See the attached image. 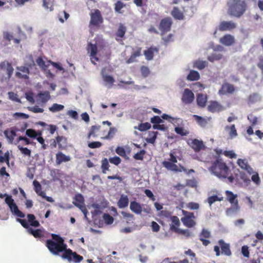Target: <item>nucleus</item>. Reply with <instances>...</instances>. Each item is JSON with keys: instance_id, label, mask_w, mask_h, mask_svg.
Masks as SVG:
<instances>
[{"instance_id": "1", "label": "nucleus", "mask_w": 263, "mask_h": 263, "mask_svg": "<svg viewBox=\"0 0 263 263\" xmlns=\"http://www.w3.org/2000/svg\"><path fill=\"white\" fill-rule=\"evenodd\" d=\"M52 239H47L46 246L49 251L53 255H58L66 249L67 245L64 243V239L59 235L52 234Z\"/></svg>"}, {"instance_id": "2", "label": "nucleus", "mask_w": 263, "mask_h": 263, "mask_svg": "<svg viewBox=\"0 0 263 263\" xmlns=\"http://www.w3.org/2000/svg\"><path fill=\"white\" fill-rule=\"evenodd\" d=\"M211 171L219 178H227L230 170L221 158H217L211 167Z\"/></svg>"}, {"instance_id": "3", "label": "nucleus", "mask_w": 263, "mask_h": 263, "mask_svg": "<svg viewBox=\"0 0 263 263\" xmlns=\"http://www.w3.org/2000/svg\"><path fill=\"white\" fill-rule=\"evenodd\" d=\"M247 8L246 3L242 0H233V3L229 8V14L239 18L246 12Z\"/></svg>"}, {"instance_id": "4", "label": "nucleus", "mask_w": 263, "mask_h": 263, "mask_svg": "<svg viewBox=\"0 0 263 263\" xmlns=\"http://www.w3.org/2000/svg\"><path fill=\"white\" fill-rule=\"evenodd\" d=\"M226 194L227 196V200L230 202V203L233 205V206L228 209L227 210V212L229 213V212H237L238 211L240 207L238 205V202L237 198V195L233 194V193L230 191H227L226 192Z\"/></svg>"}, {"instance_id": "5", "label": "nucleus", "mask_w": 263, "mask_h": 263, "mask_svg": "<svg viewBox=\"0 0 263 263\" xmlns=\"http://www.w3.org/2000/svg\"><path fill=\"white\" fill-rule=\"evenodd\" d=\"M184 216L181 218L183 224L187 228L194 227L196 223L195 221V216L193 213L183 211Z\"/></svg>"}, {"instance_id": "6", "label": "nucleus", "mask_w": 263, "mask_h": 263, "mask_svg": "<svg viewBox=\"0 0 263 263\" xmlns=\"http://www.w3.org/2000/svg\"><path fill=\"white\" fill-rule=\"evenodd\" d=\"M72 203L75 206L78 207L85 215L87 214L88 211L85 205L84 199L82 194H78L76 195Z\"/></svg>"}, {"instance_id": "7", "label": "nucleus", "mask_w": 263, "mask_h": 263, "mask_svg": "<svg viewBox=\"0 0 263 263\" xmlns=\"http://www.w3.org/2000/svg\"><path fill=\"white\" fill-rule=\"evenodd\" d=\"M172 24V19L169 17L163 18L160 21L159 29L161 31V36H163L165 33L170 31Z\"/></svg>"}, {"instance_id": "8", "label": "nucleus", "mask_w": 263, "mask_h": 263, "mask_svg": "<svg viewBox=\"0 0 263 263\" xmlns=\"http://www.w3.org/2000/svg\"><path fill=\"white\" fill-rule=\"evenodd\" d=\"M87 50L88 53H90V60L92 64L96 65L95 61H98L99 58L97 57L98 53V47L96 44L89 43L87 45Z\"/></svg>"}, {"instance_id": "9", "label": "nucleus", "mask_w": 263, "mask_h": 263, "mask_svg": "<svg viewBox=\"0 0 263 263\" xmlns=\"http://www.w3.org/2000/svg\"><path fill=\"white\" fill-rule=\"evenodd\" d=\"M235 90L234 86L228 82H224L221 85L218 90V94L220 95H227L233 94Z\"/></svg>"}, {"instance_id": "10", "label": "nucleus", "mask_w": 263, "mask_h": 263, "mask_svg": "<svg viewBox=\"0 0 263 263\" xmlns=\"http://www.w3.org/2000/svg\"><path fill=\"white\" fill-rule=\"evenodd\" d=\"M237 27L236 23L232 21H222L217 28L220 31H231Z\"/></svg>"}, {"instance_id": "11", "label": "nucleus", "mask_w": 263, "mask_h": 263, "mask_svg": "<svg viewBox=\"0 0 263 263\" xmlns=\"http://www.w3.org/2000/svg\"><path fill=\"white\" fill-rule=\"evenodd\" d=\"M103 18L99 10L97 9L91 14L90 24L95 26H99L103 23Z\"/></svg>"}, {"instance_id": "12", "label": "nucleus", "mask_w": 263, "mask_h": 263, "mask_svg": "<svg viewBox=\"0 0 263 263\" xmlns=\"http://www.w3.org/2000/svg\"><path fill=\"white\" fill-rule=\"evenodd\" d=\"M29 67H31V64L28 65V67L23 66L17 67V70L20 71L16 72L15 76L20 79H28L29 77L28 75L30 72Z\"/></svg>"}, {"instance_id": "13", "label": "nucleus", "mask_w": 263, "mask_h": 263, "mask_svg": "<svg viewBox=\"0 0 263 263\" xmlns=\"http://www.w3.org/2000/svg\"><path fill=\"white\" fill-rule=\"evenodd\" d=\"M195 98L194 93L189 88H185L182 93L181 100L185 104H191Z\"/></svg>"}, {"instance_id": "14", "label": "nucleus", "mask_w": 263, "mask_h": 263, "mask_svg": "<svg viewBox=\"0 0 263 263\" xmlns=\"http://www.w3.org/2000/svg\"><path fill=\"white\" fill-rule=\"evenodd\" d=\"M218 242L221 248V254L227 256H230L232 255V252L230 244L226 243L223 239H220Z\"/></svg>"}, {"instance_id": "15", "label": "nucleus", "mask_w": 263, "mask_h": 263, "mask_svg": "<svg viewBox=\"0 0 263 263\" xmlns=\"http://www.w3.org/2000/svg\"><path fill=\"white\" fill-rule=\"evenodd\" d=\"M219 42L226 46H230L235 43V38L233 35L227 34L220 39Z\"/></svg>"}, {"instance_id": "16", "label": "nucleus", "mask_w": 263, "mask_h": 263, "mask_svg": "<svg viewBox=\"0 0 263 263\" xmlns=\"http://www.w3.org/2000/svg\"><path fill=\"white\" fill-rule=\"evenodd\" d=\"M211 237V233L208 230L203 229L199 234V239L204 246H207L210 243V240L206 239Z\"/></svg>"}, {"instance_id": "17", "label": "nucleus", "mask_w": 263, "mask_h": 263, "mask_svg": "<svg viewBox=\"0 0 263 263\" xmlns=\"http://www.w3.org/2000/svg\"><path fill=\"white\" fill-rule=\"evenodd\" d=\"M6 68L8 78L9 79L11 77L14 70L11 64L7 61H3L0 63V69L2 70H4Z\"/></svg>"}, {"instance_id": "18", "label": "nucleus", "mask_w": 263, "mask_h": 263, "mask_svg": "<svg viewBox=\"0 0 263 263\" xmlns=\"http://www.w3.org/2000/svg\"><path fill=\"white\" fill-rule=\"evenodd\" d=\"M190 145L196 152L200 151L204 147L203 141L197 139L192 140Z\"/></svg>"}, {"instance_id": "19", "label": "nucleus", "mask_w": 263, "mask_h": 263, "mask_svg": "<svg viewBox=\"0 0 263 263\" xmlns=\"http://www.w3.org/2000/svg\"><path fill=\"white\" fill-rule=\"evenodd\" d=\"M209 111L212 112H219L223 110L222 106L218 102L211 101L208 106Z\"/></svg>"}, {"instance_id": "20", "label": "nucleus", "mask_w": 263, "mask_h": 263, "mask_svg": "<svg viewBox=\"0 0 263 263\" xmlns=\"http://www.w3.org/2000/svg\"><path fill=\"white\" fill-rule=\"evenodd\" d=\"M71 160L69 156H66L61 152H58L56 154V163L57 165L61 164L62 162H68Z\"/></svg>"}, {"instance_id": "21", "label": "nucleus", "mask_w": 263, "mask_h": 263, "mask_svg": "<svg viewBox=\"0 0 263 263\" xmlns=\"http://www.w3.org/2000/svg\"><path fill=\"white\" fill-rule=\"evenodd\" d=\"M129 208L133 212L137 215L141 214L142 211V206L136 201L130 202Z\"/></svg>"}, {"instance_id": "22", "label": "nucleus", "mask_w": 263, "mask_h": 263, "mask_svg": "<svg viewBox=\"0 0 263 263\" xmlns=\"http://www.w3.org/2000/svg\"><path fill=\"white\" fill-rule=\"evenodd\" d=\"M237 163L242 169L246 170L249 174H251L253 170L248 164L246 159H238Z\"/></svg>"}, {"instance_id": "23", "label": "nucleus", "mask_w": 263, "mask_h": 263, "mask_svg": "<svg viewBox=\"0 0 263 263\" xmlns=\"http://www.w3.org/2000/svg\"><path fill=\"white\" fill-rule=\"evenodd\" d=\"M129 203V199L127 195L122 194L117 202L119 208L123 209L127 207Z\"/></svg>"}, {"instance_id": "24", "label": "nucleus", "mask_w": 263, "mask_h": 263, "mask_svg": "<svg viewBox=\"0 0 263 263\" xmlns=\"http://www.w3.org/2000/svg\"><path fill=\"white\" fill-rule=\"evenodd\" d=\"M100 125H93L91 126L88 133V139H90L91 137L93 138L97 137L98 136V132L100 131Z\"/></svg>"}, {"instance_id": "25", "label": "nucleus", "mask_w": 263, "mask_h": 263, "mask_svg": "<svg viewBox=\"0 0 263 263\" xmlns=\"http://www.w3.org/2000/svg\"><path fill=\"white\" fill-rule=\"evenodd\" d=\"M9 208L11 212L15 215L20 218H24L25 215L21 212L18 208L17 205L14 202L12 205H9Z\"/></svg>"}, {"instance_id": "26", "label": "nucleus", "mask_w": 263, "mask_h": 263, "mask_svg": "<svg viewBox=\"0 0 263 263\" xmlns=\"http://www.w3.org/2000/svg\"><path fill=\"white\" fill-rule=\"evenodd\" d=\"M56 139L59 148L64 149L66 148L67 146V139L65 137L58 136L56 137Z\"/></svg>"}, {"instance_id": "27", "label": "nucleus", "mask_w": 263, "mask_h": 263, "mask_svg": "<svg viewBox=\"0 0 263 263\" xmlns=\"http://www.w3.org/2000/svg\"><path fill=\"white\" fill-rule=\"evenodd\" d=\"M162 165L167 170L174 172L178 171V167L175 163H173L168 161H164L162 162Z\"/></svg>"}, {"instance_id": "28", "label": "nucleus", "mask_w": 263, "mask_h": 263, "mask_svg": "<svg viewBox=\"0 0 263 263\" xmlns=\"http://www.w3.org/2000/svg\"><path fill=\"white\" fill-rule=\"evenodd\" d=\"M207 102V97L203 94H199L197 97V103L199 106L204 107L206 105Z\"/></svg>"}, {"instance_id": "29", "label": "nucleus", "mask_w": 263, "mask_h": 263, "mask_svg": "<svg viewBox=\"0 0 263 263\" xmlns=\"http://www.w3.org/2000/svg\"><path fill=\"white\" fill-rule=\"evenodd\" d=\"M224 129L229 132V135L231 138H233L237 136V130L234 124H232L231 126L227 125Z\"/></svg>"}, {"instance_id": "30", "label": "nucleus", "mask_w": 263, "mask_h": 263, "mask_svg": "<svg viewBox=\"0 0 263 263\" xmlns=\"http://www.w3.org/2000/svg\"><path fill=\"white\" fill-rule=\"evenodd\" d=\"M63 253L61 256L62 258L64 259L67 260L68 262L72 261V251L70 249H67L66 247V249L64 250Z\"/></svg>"}, {"instance_id": "31", "label": "nucleus", "mask_w": 263, "mask_h": 263, "mask_svg": "<svg viewBox=\"0 0 263 263\" xmlns=\"http://www.w3.org/2000/svg\"><path fill=\"white\" fill-rule=\"evenodd\" d=\"M63 253L61 256L62 258L64 259L67 260L68 262L72 261V251L70 249H67L66 247V249L64 250Z\"/></svg>"}, {"instance_id": "32", "label": "nucleus", "mask_w": 263, "mask_h": 263, "mask_svg": "<svg viewBox=\"0 0 263 263\" xmlns=\"http://www.w3.org/2000/svg\"><path fill=\"white\" fill-rule=\"evenodd\" d=\"M171 14L175 19L177 20H182L184 17L183 13L179 9L176 7H174L171 12Z\"/></svg>"}, {"instance_id": "33", "label": "nucleus", "mask_w": 263, "mask_h": 263, "mask_svg": "<svg viewBox=\"0 0 263 263\" xmlns=\"http://www.w3.org/2000/svg\"><path fill=\"white\" fill-rule=\"evenodd\" d=\"M141 50L142 48L141 47H138L136 51L133 52L130 58L127 61V63H130L134 62L137 57H140L141 55Z\"/></svg>"}, {"instance_id": "34", "label": "nucleus", "mask_w": 263, "mask_h": 263, "mask_svg": "<svg viewBox=\"0 0 263 263\" xmlns=\"http://www.w3.org/2000/svg\"><path fill=\"white\" fill-rule=\"evenodd\" d=\"M33 184L34 186V190L36 193L40 196H44L45 192L42 191V186L39 182L37 180H34Z\"/></svg>"}, {"instance_id": "35", "label": "nucleus", "mask_w": 263, "mask_h": 263, "mask_svg": "<svg viewBox=\"0 0 263 263\" xmlns=\"http://www.w3.org/2000/svg\"><path fill=\"white\" fill-rule=\"evenodd\" d=\"M28 222L30 225L34 227H38L40 226L39 222L36 220V218L33 214H28L27 216Z\"/></svg>"}, {"instance_id": "36", "label": "nucleus", "mask_w": 263, "mask_h": 263, "mask_svg": "<svg viewBox=\"0 0 263 263\" xmlns=\"http://www.w3.org/2000/svg\"><path fill=\"white\" fill-rule=\"evenodd\" d=\"M200 79V74L197 71L192 70L187 76V79L191 81H197Z\"/></svg>"}, {"instance_id": "37", "label": "nucleus", "mask_w": 263, "mask_h": 263, "mask_svg": "<svg viewBox=\"0 0 263 263\" xmlns=\"http://www.w3.org/2000/svg\"><path fill=\"white\" fill-rule=\"evenodd\" d=\"M171 229L172 230H174L175 232L184 235L187 238L191 236V232L189 230L179 229L174 226H171Z\"/></svg>"}, {"instance_id": "38", "label": "nucleus", "mask_w": 263, "mask_h": 263, "mask_svg": "<svg viewBox=\"0 0 263 263\" xmlns=\"http://www.w3.org/2000/svg\"><path fill=\"white\" fill-rule=\"evenodd\" d=\"M103 79L105 83V85H108L109 87H111L115 82L114 78L109 75L104 74L103 76Z\"/></svg>"}, {"instance_id": "39", "label": "nucleus", "mask_w": 263, "mask_h": 263, "mask_svg": "<svg viewBox=\"0 0 263 263\" xmlns=\"http://www.w3.org/2000/svg\"><path fill=\"white\" fill-rule=\"evenodd\" d=\"M151 128V124L148 122L140 123L138 126H135V129H138L140 132H144Z\"/></svg>"}, {"instance_id": "40", "label": "nucleus", "mask_w": 263, "mask_h": 263, "mask_svg": "<svg viewBox=\"0 0 263 263\" xmlns=\"http://www.w3.org/2000/svg\"><path fill=\"white\" fill-rule=\"evenodd\" d=\"M39 98L41 101L43 103L47 102L50 98L49 92L47 91L41 92L39 94Z\"/></svg>"}, {"instance_id": "41", "label": "nucleus", "mask_w": 263, "mask_h": 263, "mask_svg": "<svg viewBox=\"0 0 263 263\" xmlns=\"http://www.w3.org/2000/svg\"><path fill=\"white\" fill-rule=\"evenodd\" d=\"M193 117L200 126L205 127L207 125L208 121L205 118L198 115H194Z\"/></svg>"}, {"instance_id": "42", "label": "nucleus", "mask_w": 263, "mask_h": 263, "mask_svg": "<svg viewBox=\"0 0 263 263\" xmlns=\"http://www.w3.org/2000/svg\"><path fill=\"white\" fill-rule=\"evenodd\" d=\"M110 165L108 163V160L107 158H104L101 161V169L103 174H106V172L109 170Z\"/></svg>"}, {"instance_id": "43", "label": "nucleus", "mask_w": 263, "mask_h": 263, "mask_svg": "<svg viewBox=\"0 0 263 263\" xmlns=\"http://www.w3.org/2000/svg\"><path fill=\"white\" fill-rule=\"evenodd\" d=\"M222 54L220 53L215 52L209 55L208 57V60L211 62H214L215 61L220 60L222 58Z\"/></svg>"}, {"instance_id": "44", "label": "nucleus", "mask_w": 263, "mask_h": 263, "mask_svg": "<svg viewBox=\"0 0 263 263\" xmlns=\"http://www.w3.org/2000/svg\"><path fill=\"white\" fill-rule=\"evenodd\" d=\"M28 231L35 238H41L43 236L42 231L40 229L33 230L32 228H29Z\"/></svg>"}, {"instance_id": "45", "label": "nucleus", "mask_w": 263, "mask_h": 263, "mask_svg": "<svg viewBox=\"0 0 263 263\" xmlns=\"http://www.w3.org/2000/svg\"><path fill=\"white\" fill-rule=\"evenodd\" d=\"M223 198L222 196L218 197L217 195H213V196L209 197L207 199V201H208V202L209 203V205L210 206H211V205L215 202L217 201H221L223 200Z\"/></svg>"}, {"instance_id": "46", "label": "nucleus", "mask_w": 263, "mask_h": 263, "mask_svg": "<svg viewBox=\"0 0 263 263\" xmlns=\"http://www.w3.org/2000/svg\"><path fill=\"white\" fill-rule=\"evenodd\" d=\"M208 65V63L204 61L197 60L194 63V66L199 70L204 69Z\"/></svg>"}, {"instance_id": "47", "label": "nucleus", "mask_w": 263, "mask_h": 263, "mask_svg": "<svg viewBox=\"0 0 263 263\" xmlns=\"http://www.w3.org/2000/svg\"><path fill=\"white\" fill-rule=\"evenodd\" d=\"M64 108V106L63 105L54 103L51 107L49 108V110L52 112H55L62 110Z\"/></svg>"}, {"instance_id": "48", "label": "nucleus", "mask_w": 263, "mask_h": 263, "mask_svg": "<svg viewBox=\"0 0 263 263\" xmlns=\"http://www.w3.org/2000/svg\"><path fill=\"white\" fill-rule=\"evenodd\" d=\"M114 5L115 11L118 13H122L121 9L125 7V4L121 1H118Z\"/></svg>"}, {"instance_id": "49", "label": "nucleus", "mask_w": 263, "mask_h": 263, "mask_svg": "<svg viewBox=\"0 0 263 263\" xmlns=\"http://www.w3.org/2000/svg\"><path fill=\"white\" fill-rule=\"evenodd\" d=\"M43 7L46 9H49L50 11L53 10L54 0H43Z\"/></svg>"}, {"instance_id": "50", "label": "nucleus", "mask_w": 263, "mask_h": 263, "mask_svg": "<svg viewBox=\"0 0 263 263\" xmlns=\"http://www.w3.org/2000/svg\"><path fill=\"white\" fill-rule=\"evenodd\" d=\"M144 55L147 60L150 61L153 59L154 51L152 48H149L144 51Z\"/></svg>"}, {"instance_id": "51", "label": "nucleus", "mask_w": 263, "mask_h": 263, "mask_svg": "<svg viewBox=\"0 0 263 263\" xmlns=\"http://www.w3.org/2000/svg\"><path fill=\"white\" fill-rule=\"evenodd\" d=\"M72 261L74 263H79L83 259V257L77 254L76 252L72 251Z\"/></svg>"}, {"instance_id": "52", "label": "nucleus", "mask_w": 263, "mask_h": 263, "mask_svg": "<svg viewBox=\"0 0 263 263\" xmlns=\"http://www.w3.org/2000/svg\"><path fill=\"white\" fill-rule=\"evenodd\" d=\"M103 219L105 223L107 224H111L113 223L114 219L109 214H104L103 215Z\"/></svg>"}, {"instance_id": "53", "label": "nucleus", "mask_w": 263, "mask_h": 263, "mask_svg": "<svg viewBox=\"0 0 263 263\" xmlns=\"http://www.w3.org/2000/svg\"><path fill=\"white\" fill-rule=\"evenodd\" d=\"M126 30V29L125 27H124L123 25H120L116 32L117 36L123 37L125 35Z\"/></svg>"}, {"instance_id": "54", "label": "nucleus", "mask_w": 263, "mask_h": 263, "mask_svg": "<svg viewBox=\"0 0 263 263\" xmlns=\"http://www.w3.org/2000/svg\"><path fill=\"white\" fill-rule=\"evenodd\" d=\"M116 132H117V129L115 127H110L109 130L108 132V134L105 137H104L103 138L104 139H110L114 137Z\"/></svg>"}, {"instance_id": "55", "label": "nucleus", "mask_w": 263, "mask_h": 263, "mask_svg": "<svg viewBox=\"0 0 263 263\" xmlns=\"http://www.w3.org/2000/svg\"><path fill=\"white\" fill-rule=\"evenodd\" d=\"M175 131L177 134L181 136H186L189 134V132L185 130L183 127H176L175 128Z\"/></svg>"}, {"instance_id": "56", "label": "nucleus", "mask_w": 263, "mask_h": 263, "mask_svg": "<svg viewBox=\"0 0 263 263\" xmlns=\"http://www.w3.org/2000/svg\"><path fill=\"white\" fill-rule=\"evenodd\" d=\"M4 133L6 138L11 141H13L14 137L16 136V133L14 130H11L10 132L5 130Z\"/></svg>"}, {"instance_id": "57", "label": "nucleus", "mask_w": 263, "mask_h": 263, "mask_svg": "<svg viewBox=\"0 0 263 263\" xmlns=\"http://www.w3.org/2000/svg\"><path fill=\"white\" fill-rule=\"evenodd\" d=\"M173 37H174V35L172 33H170L166 36H164V35L162 36V40H163V41L164 42V44L166 45L169 43L173 42L174 40Z\"/></svg>"}, {"instance_id": "58", "label": "nucleus", "mask_w": 263, "mask_h": 263, "mask_svg": "<svg viewBox=\"0 0 263 263\" xmlns=\"http://www.w3.org/2000/svg\"><path fill=\"white\" fill-rule=\"evenodd\" d=\"M36 62L38 66L42 68L43 70H45L47 66L45 64V61L41 57H39L36 60Z\"/></svg>"}, {"instance_id": "59", "label": "nucleus", "mask_w": 263, "mask_h": 263, "mask_svg": "<svg viewBox=\"0 0 263 263\" xmlns=\"http://www.w3.org/2000/svg\"><path fill=\"white\" fill-rule=\"evenodd\" d=\"M248 119L249 120L250 123H251L252 126H255L257 124L258 118L257 117L254 116L253 114H251L248 116Z\"/></svg>"}, {"instance_id": "60", "label": "nucleus", "mask_w": 263, "mask_h": 263, "mask_svg": "<svg viewBox=\"0 0 263 263\" xmlns=\"http://www.w3.org/2000/svg\"><path fill=\"white\" fill-rule=\"evenodd\" d=\"M13 117L15 119H17L18 118H23V119H28L29 117V116L27 114L23 112H15L13 114Z\"/></svg>"}, {"instance_id": "61", "label": "nucleus", "mask_w": 263, "mask_h": 263, "mask_svg": "<svg viewBox=\"0 0 263 263\" xmlns=\"http://www.w3.org/2000/svg\"><path fill=\"white\" fill-rule=\"evenodd\" d=\"M145 154V151L144 149L141 150L140 152L135 154L134 156V159L136 160H142L144 158V156Z\"/></svg>"}, {"instance_id": "62", "label": "nucleus", "mask_w": 263, "mask_h": 263, "mask_svg": "<svg viewBox=\"0 0 263 263\" xmlns=\"http://www.w3.org/2000/svg\"><path fill=\"white\" fill-rule=\"evenodd\" d=\"M157 134L158 132H153L151 133H150L149 135L151 136V138L146 139L147 142L152 144L154 143L157 138Z\"/></svg>"}, {"instance_id": "63", "label": "nucleus", "mask_w": 263, "mask_h": 263, "mask_svg": "<svg viewBox=\"0 0 263 263\" xmlns=\"http://www.w3.org/2000/svg\"><path fill=\"white\" fill-rule=\"evenodd\" d=\"M108 161L116 165H119L121 162V159L118 156L109 158Z\"/></svg>"}, {"instance_id": "64", "label": "nucleus", "mask_w": 263, "mask_h": 263, "mask_svg": "<svg viewBox=\"0 0 263 263\" xmlns=\"http://www.w3.org/2000/svg\"><path fill=\"white\" fill-rule=\"evenodd\" d=\"M151 122L154 124H160L163 122V121L159 116H155L151 118Z\"/></svg>"}]
</instances>
